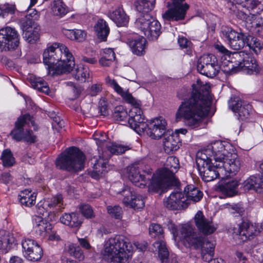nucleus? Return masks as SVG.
I'll use <instances>...</instances> for the list:
<instances>
[{"instance_id": "nucleus-1", "label": "nucleus", "mask_w": 263, "mask_h": 263, "mask_svg": "<svg viewBox=\"0 0 263 263\" xmlns=\"http://www.w3.org/2000/svg\"><path fill=\"white\" fill-rule=\"evenodd\" d=\"M193 92L179 105L176 113L177 121L183 120L186 126L192 129L199 127L203 118L208 116L211 104L210 85L202 84L200 80L193 84Z\"/></svg>"}, {"instance_id": "nucleus-2", "label": "nucleus", "mask_w": 263, "mask_h": 263, "mask_svg": "<svg viewBox=\"0 0 263 263\" xmlns=\"http://www.w3.org/2000/svg\"><path fill=\"white\" fill-rule=\"evenodd\" d=\"M43 62L47 65L48 73L52 76L69 72L75 65L72 54L60 43H54L44 51Z\"/></svg>"}, {"instance_id": "nucleus-3", "label": "nucleus", "mask_w": 263, "mask_h": 263, "mask_svg": "<svg viewBox=\"0 0 263 263\" xmlns=\"http://www.w3.org/2000/svg\"><path fill=\"white\" fill-rule=\"evenodd\" d=\"M134 249L128 237L118 235L105 241L101 254L104 259L113 263H128Z\"/></svg>"}, {"instance_id": "nucleus-4", "label": "nucleus", "mask_w": 263, "mask_h": 263, "mask_svg": "<svg viewBox=\"0 0 263 263\" xmlns=\"http://www.w3.org/2000/svg\"><path fill=\"white\" fill-rule=\"evenodd\" d=\"M106 82L125 101L133 105V107L130 110L128 119V124L130 127L139 135L144 133L147 128V123L140 108V101L134 98L132 94L124 91L114 79L107 77L106 78Z\"/></svg>"}, {"instance_id": "nucleus-5", "label": "nucleus", "mask_w": 263, "mask_h": 263, "mask_svg": "<svg viewBox=\"0 0 263 263\" xmlns=\"http://www.w3.org/2000/svg\"><path fill=\"white\" fill-rule=\"evenodd\" d=\"M155 5V0H138L135 3L137 11L144 13L136 20V26L152 41L157 40L161 33L159 22L148 14L154 9Z\"/></svg>"}, {"instance_id": "nucleus-6", "label": "nucleus", "mask_w": 263, "mask_h": 263, "mask_svg": "<svg viewBox=\"0 0 263 263\" xmlns=\"http://www.w3.org/2000/svg\"><path fill=\"white\" fill-rule=\"evenodd\" d=\"M179 168L178 159L174 156L168 157L164 164V167L158 169L154 173L148 186L149 192L157 193L163 191L168 185L169 182L176 183L175 174Z\"/></svg>"}, {"instance_id": "nucleus-7", "label": "nucleus", "mask_w": 263, "mask_h": 263, "mask_svg": "<svg viewBox=\"0 0 263 263\" xmlns=\"http://www.w3.org/2000/svg\"><path fill=\"white\" fill-rule=\"evenodd\" d=\"M181 233L185 245L193 247L195 249H201V257L204 261L209 262L212 259L215 245L209 239L194 233L193 229L189 226L184 227L181 230Z\"/></svg>"}, {"instance_id": "nucleus-8", "label": "nucleus", "mask_w": 263, "mask_h": 263, "mask_svg": "<svg viewBox=\"0 0 263 263\" xmlns=\"http://www.w3.org/2000/svg\"><path fill=\"white\" fill-rule=\"evenodd\" d=\"M85 157L78 148H67L56 160L55 164L60 169L69 172H78L84 167Z\"/></svg>"}, {"instance_id": "nucleus-9", "label": "nucleus", "mask_w": 263, "mask_h": 263, "mask_svg": "<svg viewBox=\"0 0 263 263\" xmlns=\"http://www.w3.org/2000/svg\"><path fill=\"white\" fill-rule=\"evenodd\" d=\"M235 58L242 57V62H239L234 65L232 61L224 62L222 64V69L225 72H235L242 70L245 72L252 74L257 73L260 70L256 59L252 55L241 52L239 53H235Z\"/></svg>"}, {"instance_id": "nucleus-10", "label": "nucleus", "mask_w": 263, "mask_h": 263, "mask_svg": "<svg viewBox=\"0 0 263 263\" xmlns=\"http://www.w3.org/2000/svg\"><path fill=\"white\" fill-rule=\"evenodd\" d=\"M196 163L199 174L203 180L205 182L211 181L218 177L223 176L220 171V164H215L210 158H197Z\"/></svg>"}, {"instance_id": "nucleus-11", "label": "nucleus", "mask_w": 263, "mask_h": 263, "mask_svg": "<svg viewBox=\"0 0 263 263\" xmlns=\"http://www.w3.org/2000/svg\"><path fill=\"white\" fill-rule=\"evenodd\" d=\"M168 10L162 14L167 21H178L184 19L189 5L185 0H170L166 3Z\"/></svg>"}, {"instance_id": "nucleus-12", "label": "nucleus", "mask_w": 263, "mask_h": 263, "mask_svg": "<svg viewBox=\"0 0 263 263\" xmlns=\"http://www.w3.org/2000/svg\"><path fill=\"white\" fill-rule=\"evenodd\" d=\"M20 44V35L13 28L6 27L0 29V49L2 51L15 49Z\"/></svg>"}, {"instance_id": "nucleus-13", "label": "nucleus", "mask_w": 263, "mask_h": 263, "mask_svg": "<svg viewBox=\"0 0 263 263\" xmlns=\"http://www.w3.org/2000/svg\"><path fill=\"white\" fill-rule=\"evenodd\" d=\"M194 222L199 232L202 234L195 231L194 228L189 224H185L182 227L181 229L185 226L191 227L194 233H196L203 237L209 239L206 237L209 235L213 234L217 229V227L213 222L206 218L201 211H198L194 216Z\"/></svg>"}, {"instance_id": "nucleus-14", "label": "nucleus", "mask_w": 263, "mask_h": 263, "mask_svg": "<svg viewBox=\"0 0 263 263\" xmlns=\"http://www.w3.org/2000/svg\"><path fill=\"white\" fill-rule=\"evenodd\" d=\"M229 153L225 149L224 145L222 142L216 141L209 144L205 150L204 154H201V157H204L205 159L212 158L215 163L219 162L218 164H222V163L226 160Z\"/></svg>"}, {"instance_id": "nucleus-15", "label": "nucleus", "mask_w": 263, "mask_h": 263, "mask_svg": "<svg viewBox=\"0 0 263 263\" xmlns=\"http://www.w3.org/2000/svg\"><path fill=\"white\" fill-rule=\"evenodd\" d=\"M234 237H240L242 241L251 239L260 232L259 228L248 220L243 221L241 224L234 227L232 229Z\"/></svg>"}, {"instance_id": "nucleus-16", "label": "nucleus", "mask_w": 263, "mask_h": 263, "mask_svg": "<svg viewBox=\"0 0 263 263\" xmlns=\"http://www.w3.org/2000/svg\"><path fill=\"white\" fill-rule=\"evenodd\" d=\"M164 205L172 210H181L189 206V199L185 196V193L176 190L172 192L164 199Z\"/></svg>"}, {"instance_id": "nucleus-17", "label": "nucleus", "mask_w": 263, "mask_h": 263, "mask_svg": "<svg viewBox=\"0 0 263 263\" xmlns=\"http://www.w3.org/2000/svg\"><path fill=\"white\" fill-rule=\"evenodd\" d=\"M22 246L24 256L28 260L37 261L42 258L43 250L35 240L25 238L22 242Z\"/></svg>"}, {"instance_id": "nucleus-18", "label": "nucleus", "mask_w": 263, "mask_h": 263, "mask_svg": "<svg viewBox=\"0 0 263 263\" xmlns=\"http://www.w3.org/2000/svg\"><path fill=\"white\" fill-rule=\"evenodd\" d=\"M242 165L240 159L236 154H228L226 160L221 165L220 171L223 176L222 178L235 175Z\"/></svg>"}, {"instance_id": "nucleus-19", "label": "nucleus", "mask_w": 263, "mask_h": 263, "mask_svg": "<svg viewBox=\"0 0 263 263\" xmlns=\"http://www.w3.org/2000/svg\"><path fill=\"white\" fill-rule=\"evenodd\" d=\"M30 122L32 125H34V121H32L31 117L28 114L19 118L15 123V128L11 133L13 138L18 141L23 140L26 142H33L34 137L32 136L30 138H28L25 135L26 131L24 129V127L26 124H29Z\"/></svg>"}, {"instance_id": "nucleus-20", "label": "nucleus", "mask_w": 263, "mask_h": 263, "mask_svg": "<svg viewBox=\"0 0 263 263\" xmlns=\"http://www.w3.org/2000/svg\"><path fill=\"white\" fill-rule=\"evenodd\" d=\"M221 33L228 41L231 48L234 50H239L242 48L246 44V35L238 33L231 28L223 27L222 28Z\"/></svg>"}, {"instance_id": "nucleus-21", "label": "nucleus", "mask_w": 263, "mask_h": 263, "mask_svg": "<svg viewBox=\"0 0 263 263\" xmlns=\"http://www.w3.org/2000/svg\"><path fill=\"white\" fill-rule=\"evenodd\" d=\"M147 125V128L145 132L153 139H160L167 133L166 122L161 117L153 119Z\"/></svg>"}, {"instance_id": "nucleus-22", "label": "nucleus", "mask_w": 263, "mask_h": 263, "mask_svg": "<svg viewBox=\"0 0 263 263\" xmlns=\"http://www.w3.org/2000/svg\"><path fill=\"white\" fill-rule=\"evenodd\" d=\"M143 163L138 162L135 163L127 168L128 178L130 181L140 188H144L149 178H146L140 174V168H142Z\"/></svg>"}, {"instance_id": "nucleus-23", "label": "nucleus", "mask_w": 263, "mask_h": 263, "mask_svg": "<svg viewBox=\"0 0 263 263\" xmlns=\"http://www.w3.org/2000/svg\"><path fill=\"white\" fill-rule=\"evenodd\" d=\"M229 106L236 114L238 119L244 120L249 117L251 106L242 101L239 98H231L229 102Z\"/></svg>"}, {"instance_id": "nucleus-24", "label": "nucleus", "mask_w": 263, "mask_h": 263, "mask_svg": "<svg viewBox=\"0 0 263 263\" xmlns=\"http://www.w3.org/2000/svg\"><path fill=\"white\" fill-rule=\"evenodd\" d=\"M124 196L123 202L126 206H129L134 209H142L145 204L143 198L142 196L135 194L129 187H125L121 192Z\"/></svg>"}, {"instance_id": "nucleus-25", "label": "nucleus", "mask_w": 263, "mask_h": 263, "mask_svg": "<svg viewBox=\"0 0 263 263\" xmlns=\"http://www.w3.org/2000/svg\"><path fill=\"white\" fill-rule=\"evenodd\" d=\"M181 142L177 133L167 132L163 136V145L165 153L169 154L179 149Z\"/></svg>"}, {"instance_id": "nucleus-26", "label": "nucleus", "mask_w": 263, "mask_h": 263, "mask_svg": "<svg viewBox=\"0 0 263 263\" xmlns=\"http://www.w3.org/2000/svg\"><path fill=\"white\" fill-rule=\"evenodd\" d=\"M260 168L263 171V163L260 164ZM240 189L244 192L251 190L256 192H261L263 190V176L250 177L242 183Z\"/></svg>"}, {"instance_id": "nucleus-27", "label": "nucleus", "mask_w": 263, "mask_h": 263, "mask_svg": "<svg viewBox=\"0 0 263 263\" xmlns=\"http://www.w3.org/2000/svg\"><path fill=\"white\" fill-rule=\"evenodd\" d=\"M146 40L142 36L134 34L127 39V44L132 52L138 56L142 55L145 53Z\"/></svg>"}, {"instance_id": "nucleus-28", "label": "nucleus", "mask_w": 263, "mask_h": 263, "mask_svg": "<svg viewBox=\"0 0 263 263\" xmlns=\"http://www.w3.org/2000/svg\"><path fill=\"white\" fill-rule=\"evenodd\" d=\"M109 156L106 155V152H102V156L99 155V157L95 156L91 159V164H93V171L92 173V177L95 178H98L100 175H103L105 172V168L107 163L108 158Z\"/></svg>"}, {"instance_id": "nucleus-29", "label": "nucleus", "mask_w": 263, "mask_h": 263, "mask_svg": "<svg viewBox=\"0 0 263 263\" xmlns=\"http://www.w3.org/2000/svg\"><path fill=\"white\" fill-rule=\"evenodd\" d=\"M153 245L158 250L159 257L162 263H178L175 255H169L165 243L162 240L155 242Z\"/></svg>"}, {"instance_id": "nucleus-30", "label": "nucleus", "mask_w": 263, "mask_h": 263, "mask_svg": "<svg viewBox=\"0 0 263 263\" xmlns=\"http://www.w3.org/2000/svg\"><path fill=\"white\" fill-rule=\"evenodd\" d=\"M60 221L71 228H79L83 223V218L77 213H64L60 217Z\"/></svg>"}, {"instance_id": "nucleus-31", "label": "nucleus", "mask_w": 263, "mask_h": 263, "mask_svg": "<svg viewBox=\"0 0 263 263\" xmlns=\"http://www.w3.org/2000/svg\"><path fill=\"white\" fill-rule=\"evenodd\" d=\"M109 16L118 27L126 26L128 23L129 17L122 8L115 9Z\"/></svg>"}, {"instance_id": "nucleus-32", "label": "nucleus", "mask_w": 263, "mask_h": 263, "mask_svg": "<svg viewBox=\"0 0 263 263\" xmlns=\"http://www.w3.org/2000/svg\"><path fill=\"white\" fill-rule=\"evenodd\" d=\"M238 186V181L236 180H232L220 184L219 190L224 195L232 197L237 193Z\"/></svg>"}, {"instance_id": "nucleus-33", "label": "nucleus", "mask_w": 263, "mask_h": 263, "mask_svg": "<svg viewBox=\"0 0 263 263\" xmlns=\"http://www.w3.org/2000/svg\"><path fill=\"white\" fill-rule=\"evenodd\" d=\"M19 200L21 203L27 207H30L35 203L36 194L31 190H25L19 194Z\"/></svg>"}, {"instance_id": "nucleus-34", "label": "nucleus", "mask_w": 263, "mask_h": 263, "mask_svg": "<svg viewBox=\"0 0 263 263\" xmlns=\"http://www.w3.org/2000/svg\"><path fill=\"white\" fill-rule=\"evenodd\" d=\"M185 196L189 199V204L191 201L194 202L200 201L203 196V193L198 188L192 184L187 185L184 190Z\"/></svg>"}, {"instance_id": "nucleus-35", "label": "nucleus", "mask_w": 263, "mask_h": 263, "mask_svg": "<svg viewBox=\"0 0 263 263\" xmlns=\"http://www.w3.org/2000/svg\"><path fill=\"white\" fill-rule=\"evenodd\" d=\"M62 32L65 36L71 40L79 42L84 41L86 37V32L81 29H67L63 28Z\"/></svg>"}, {"instance_id": "nucleus-36", "label": "nucleus", "mask_w": 263, "mask_h": 263, "mask_svg": "<svg viewBox=\"0 0 263 263\" xmlns=\"http://www.w3.org/2000/svg\"><path fill=\"white\" fill-rule=\"evenodd\" d=\"M95 30L98 38L101 41L106 40L109 33V28L106 21L102 19L99 20L95 26Z\"/></svg>"}, {"instance_id": "nucleus-37", "label": "nucleus", "mask_w": 263, "mask_h": 263, "mask_svg": "<svg viewBox=\"0 0 263 263\" xmlns=\"http://www.w3.org/2000/svg\"><path fill=\"white\" fill-rule=\"evenodd\" d=\"M17 243V240L13 234L8 233L4 238L0 237V250L7 252Z\"/></svg>"}, {"instance_id": "nucleus-38", "label": "nucleus", "mask_w": 263, "mask_h": 263, "mask_svg": "<svg viewBox=\"0 0 263 263\" xmlns=\"http://www.w3.org/2000/svg\"><path fill=\"white\" fill-rule=\"evenodd\" d=\"M44 206L50 209H55L57 212L64 209L63 197L61 195H58L50 199H47L44 202Z\"/></svg>"}, {"instance_id": "nucleus-39", "label": "nucleus", "mask_w": 263, "mask_h": 263, "mask_svg": "<svg viewBox=\"0 0 263 263\" xmlns=\"http://www.w3.org/2000/svg\"><path fill=\"white\" fill-rule=\"evenodd\" d=\"M246 44L250 49L258 54L263 48V44L259 39L251 35H246Z\"/></svg>"}, {"instance_id": "nucleus-40", "label": "nucleus", "mask_w": 263, "mask_h": 263, "mask_svg": "<svg viewBox=\"0 0 263 263\" xmlns=\"http://www.w3.org/2000/svg\"><path fill=\"white\" fill-rule=\"evenodd\" d=\"M75 79L82 82L90 80V72L88 67L83 65H80L76 69Z\"/></svg>"}, {"instance_id": "nucleus-41", "label": "nucleus", "mask_w": 263, "mask_h": 263, "mask_svg": "<svg viewBox=\"0 0 263 263\" xmlns=\"http://www.w3.org/2000/svg\"><path fill=\"white\" fill-rule=\"evenodd\" d=\"M52 11L54 15L63 17L67 13L68 8L62 0H53Z\"/></svg>"}, {"instance_id": "nucleus-42", "label": "nucleus", "mask_w": 263, "mask_h": 263, "mask_svg": "<svg viewBox=\"0 0 263 263\" xmlns=\"http://www.w3.org/2000/svg\"><path fill=\"white\" fill-rule=\"evenodd\" d=\"M103 145H105L107 150L109 151L111 154H122L130 149L129 147L127 145L112 143H106L105 141H104Z\"/></svg>"}, {"instance_id": "nucleus-43", "label": "nucleus", "mask_w": 263, "mask_h": 263, "mask_svg": "<svg viewBox=\"0 0 263 263\" xmlns=\"http://www.w3.org/2000/svg\"><path fill=\"white\" fill-rule=\"evenodd\" d=\"M217 61L218 60L215 55L212 54H204L198 59L197 65V70H203L205 66L210 65Z\"/></svg>"}, {"instance_id": "nucleus-44", "label": "nucleus", "mask_w": 263, "mask_h": 263, "mask_svg": "<svg viewBox=\"0 0 263 263\" xmlns=\"http://www.w3.org/2000/svg\"><path fill=\"white\" fill-rule=\"evenodd\" d=\"M220 67L218 64V61L210 65L205 66L203 70H198V71L202 74L204 75L209 78H214L219 71Z\"/></svg>"}, {"instance_id": "nucleus-45", "label": "nucleus", "mask_w": 263, "mask_h": 263, "mask_svg": "<svg viewBox=\"0 0 263 263\" xmlns=\"http://www.w3.org/2000/svg\"><path fill=\"white\" fill-rule=\"evenodd\" d=\"M34 229L39 235L44 236L49 233L52 229L51 225L43 219H40L34 226Z\"/></svg>"}, {"instance_id": "nucleus-46", "label": "nucleus", "mask_w": 263, "mask_h": 263, "mask_svg": "<svg viewBox=\"0 0 263 263\" xmlns=\"http://www.w3.org/2000/svg\"><path fill=\"white\" fill-rule=\"evenodd\" d=\"M243 6L254 13H259L263 11V0H245Z\"/></svg>"}, {"instance_id": "nucleus-47", "label": "nucleus", "mask_w": 263, "mask_h": 263, "mask_svg": "<svg viewBox=\"0 0 263 263\" xmlns=\"http://www.w3.org/2000/svg\"><path fill=\"white\" fill-rule=\"evenodd\" d=\"M127 111L123 106L119 105L115 107L112 117L115 120L124 121L127 118Z\"/></svg>"}, {"instance_id": "nucleus-48", "label": "nucleus", "mask_w": 263, "mask_h": 263, "mask_svg": "<svg viewBox=\"0 0 263 263\" xmlns=\"http://www.w3.org/2000/svg\"><path fill=\"white\" fill-rule=\"evenodd\" d=\"M20 26L23 32V33H25V32H27V31H31L32 30L39 28L34 21H33L32 20L25 17L21 19Z\"/></svg>"}, {"instance_id": "nucleus-49", "label": "nucleus", "mask_w": 263, "mask_h": 263, "mask_svg": "<svg viewBox=\"0 0 263 263\" xmlns=\"http://www.w3.org/2000/svg\"><path fill=\"white\" fill-rule=\"evenodd\" d=\"M39 30L40 28H39L31 31L25 32V33H23V37L29 43H35L40 37Z\"/></svg>"}, {"instance_id": "nucleus-50", "label": "nucleus", "mask_w": 263, "mask_h": 263, "mask_svg": "<svg viewBox=\"0 0 263 263\" xmlns=\"http://www.w3.org/2000/svg\"><path fill=\"white\" fill-rule=\"evenodd\" d=\"M1 159L3 165L6 167H10L13 165L15 162L14 158L11 151L9 149L4 150L1 156Z\"/></svg>"}, {"instance_id": "nucleus-51", "label": "nucleus", "mask_w": 263, "mask_h": 263, "mask_svg": "<svg viewBox=\"0 0 263 263\" xmlns=\"http://www.w3.org/2000/svg\"><path fill=\"white\" fill-rule=\"evenodd\" d=\"M70 254L75 258L78 259L79 260H83L84 258V255L83 251L79 246L76 244H71L69 246L68 249Z\"/></svg>"}, {"instance_id": "nucleus-52", "label": "nucleus", "mask_w": 263, "mask_h": 263, "mask_svg": "<svg viewBox=\"0 0 263 263\" xmlns=\"http://www.w3.org/2000/svg\"><path fill=\"white\" fill-rule=\"evenodd\" d=\"M149 233L153 237H158L161 239L163 237V230L160 225L156 223H152L149 227Z\"/></svg>"}, {"instance_id": "nucleus-53", "label": "nucleus", "mask_w": 263, "mask_h": 263, "mask_svg": "<svg viewBox=\"0 0 263 263\" xmlns=\"http://www.w3.org/2000/svg\"><path fill=\"white\" fill-rule=\"evenodd\" d=\"M16 8L14 5L6 4L0 5V16L4 18L8 14H13Z\"/></svg>"}, {"instance_id": "nucleus-54", "label": "nucleus", "mask_w": 263, "mask_h": 263, "mask_svg": "<svg viewBox=\"0 0 263 263\" xmlns=\"http://www.w3.org/2000/svg\"><path fill=\"white\" fill-rule=\"evenodd\" d=\"M33 87L40 91L49 95L50 89L48 84L43 80H37L33 84Z\"/></svg>"}, {"instance_id": "nucleus-55", "label": "nucleus", "mask_w": 263, "mask_h": 263, "mask_svg": "<svg viewBox=\"0 0 263 263\" xmlns=\"http://www.w3.org/2000/svg\"><path fill=\"white\" fill-rule=\"evenodd\" d=\"M108 213L112 217L116 219H121L123 211L122 208L119 205L108 206L107 207Z\"/></svg>"}, {"instance_id": "nucleus-56", "label": "nucleus", "mask_w": 263, "mask_h": 263, "mask_svg": "<svg viewBox=\"0 0 263 263\" xmlns=\"http://www.w3.org/2000/svg\"><path fill=\"white\" fill-rule=\"evenodd\" d=\"M115 58V53L111 49H105L104 50L102 56L99 62V63H101L103 60L107 59L108 62H113Z\"/></svg>"}, {"instance_id": "nucleus-57", "label": "nucleus", "mask_w": 263, "mask_h": 263, "mask_svg": "<svg viewBox=\"0 0 263 263\" xmlns=\"http://www.w3.org/2000/svg\"><path fill=\"white\" fill-rule=\"evenodd\" d=\"M80 211L84 216L87 218L94 217V214L91 206L87 204H82L79 208Z\"/></svg>"}, {"instance_id": "nucleus-58", "label": "nucleus", "mask_w": 263, "mask_h": 263, "mask_svg": "<svg viewBox=\"0 0 263 263\" xmlns=\"http://www.w3.org/2000/svg\"><path fill=\"white\" fill-rule=\"evenodd\" d=\"M98 108L101 115L105 117L108 115L107 99L105 97H102L100 99Z\"/></svg>"}, {"instance_id": "nucleus-59", "label": "nucleus", "mask_w": 263, "mask_h": 263, "mask_svg": "<svg viewBox=\"0 0 263 263\" xmlns=\"http://www.w3.org/2000/svg\"><path fill=\"white\" fill-rule=\"evenodd\" d=\"M102 90V86L100 84H95L91 85L89 89V93L91 96H97Z\"/></svg>"}, {"instance_id": "nucleus-60", "label": "nucleus", "mask_w": 263, "mask_h": 263, "mask_svg": "<svg viewBox=\"0 0 263 263\" xmlns=\"http://www.w3.org/2000/svg\"><path fill=\"white\" fill-rule=\"evenodd\" d=\"M178 43L179 46L182 48H187L190 47L192 45L191 41H189L186 37L179 36L178 39Z\"/></svg>"}, {"instance_id": "nucleus-61", "label": "nucleus", "mask_w": 263, "mask_h": 263, "mask_svg": "<svg viewBox=\"0 0 263 263\" xmlns=\"http://www.w3.org/2000/svg\"><path fill=\"white\" fill-rule=\"evenodd\" d=\"M39 17V15L37 14V12L36 10L34 9H29L27 12V14L26 15L25 18H29V20H32L33 21L37 20Z\"/></svg>"}, {"instance_id": "nucleus-62", "label": "nucleus", "mask_w": 263, "mask_h": 263, "mask_svg": "<svg viewBox=\"0 0 263 263\" xmlns=\"http://www.w3.org/2000/svg\"><path fill=\"white\" fill-rule=\"evenodd\" d=\"M244 209L239 205H234L231 208V213L233 214L242 215L244 212Z\"/></svg>"}, {"instance_id": "nucleus-63", "label": "nucleus", "mask_w": 263, "mask_h": 263, "mask_svg": "<svg viewBox=\"0 0 263 263\" xmlns=\"http://www.w3.org/2000/svg\"><path fill=\"white\" fill-rule=\"evenodd\" d=\"M11 180V176L8 173H4L0 176V182L7 184Z\"/></svg>"}, {"instance_id": "nucleus-64", "label": "nucleus", "mask_w": 263, "mask_h": 263, "mask_svg": "<svg viewBox=\"0 0 263 263\" xmlns=\"http://www.w3.org/2000/svg\"><path fill=\"white\" fill-rule=\"evenodd\" d=\"M214 47L220 52L225 54L229 55L230 51L227 49L222 45L221 44H216L214 45Z\"/></svg>"}]
</instances>
